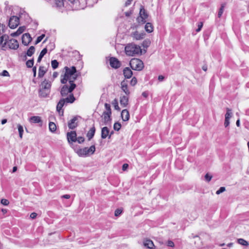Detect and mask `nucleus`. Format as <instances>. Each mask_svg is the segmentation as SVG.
I'll list each match as a JSON object with an SVG mask.
<instances>
[{"label":"nucleus","mask_w":249,"mask_h":249,"mask_svg":"<svg viewBox=\"0 0 249 249\" xmlns=\"http://www.w3.org/2000/svg\"><path fill=\"white\" fill-rule=\"evenodd\" d=\"M64 69L65 72L61 79V82L62 84H66L69 81V83H73L78 77L76 68L74 66H72L71 68L65 67Z\"/></svg>","instance_id":"1"},{"label":"nucleus","mask_w":249,"mask_h":249,"mask_svg":"<svg viewBox=\"0 0 249 249\" xmlns=\"http://www.w3.org/2000/svg\"><path fill=\"white\" fill-rule=\"evenodd\" d=\"M125 52L127 55L135 56L142 53L141 47L135 44H127L125 47Z\"/></svg>","instance_id":"2"},{"label":"nucleus","mask_w":249,"mask_h":249,"mask_svg":"<svg viewBox=\"0 0 249 249\" xmlns=\"http://www.w3.org/2000/svg\"><path fill=\"white\" fill-rule=\"evenodd\" d=\"M75 152L80 157H86L89 154H93L95 151L94 145H91L89 148L85 147L84 148H74Z\"/></svg>","instance_id":"3"},{"label":"nucleus","mask_w":249,"mask_h":249,"mask_svg":"<svg viewBox=\"0 0 249 249\" xmlns=\"http://www.w3.org/2000/svg\"><path fill=\"white\" fill-rule=\"evenodd\" d=\"M129 65L132 70L138 71H142L144 67L143 62L138 58L131 59Z\"/></svg>","instance_id":"4"},{"label":"nucleus","mask_w":249,"mask_h":249,"mask_svg":"<svg viewBox=\"0 0 249 249\" xmlns=\"http://www.w3.org/2000/svg\"><path fill=\"white\" fill-rule=\"evenodd\" d=\"M148 17V14L142 5H141L139 12V16L137 18V20L140 24H144L146 22V19Z\"/></svg>","instance_id":"5"},{"label":"nucleus","mask_w":249,"mask_h":249,"mask_svg":"<svg viewBox=\"0 0 249 249\" xmlns=\"http://www.w3.org/2000/svg\"><path fill=\"white\" fill-rule=\"evenodd\" d=\"M70 84V87L68 85H64L61 89V95L62 96H65L69 93H71L75 88L76 85L74 83H69Z\"/></svg>","instance_id":"6"},{"label":"nucleus","mask_w":249,"mask_h":249,"mask_svg":"<svg viewBox=\"0 0 249 249\" xmlns=\"http://www.w3.org/2000/svg\"><path fill=\"white\" fill-rule=\"evenodd\" d=\"M19 24V19L17 16L11 17L9 20L8 25L11 29L16 28Z\"/></svg>","instance_id":"7"},{"label":"nucleus","mask_w":249,"mask_h":249,"mask_svg":"<svg viewBox=\"0 0 249 249\" xmlns=\"http://www.w3.org/2000/svg\"><path fill=\"white\" fill-rule=\"evenodd\" d=\"M67 140L70 144L77 141V134L75 131H72L67 134Z\"/></svg>","instance_id":"8"},{"label":"nucleus","mask_w":249,"mask_h":249,"mask_svg":"<svg viewBox=\"0 0 249 249\" xmlns=\"http://www.w3.org/2000/svg\"><path fill=\"white\" fill-rule=\"evenodd\" d=\"M110 66L115 69L119 68L121 66V62L116 57H112L109 59Z\"/></svg>","instance_id":"9"},{"label":"nucleus","mask_w":249,"mask_h":249,"mask_svg":"<svg viewBox=\"0 0 249 249\" xmlns=\"http://www.w3.org/2000/svg\"><path fill=\"white\" fill-rule=\"evenodd\" d=\"M7 42L8 46L10 49L17 50L19 47L18 42L15 39L12 38L9 39V38Z\"/></svg>","instance_id":"10"},{"label":"nucleus","mask_w":249,"mask_h":249,"mask_svg":"<svg viewBox=\"0 0 249 249\" xmlns=\"http://www.w3.org/2000/svg\"><path fill=\"white\" fill-rule=\"evenodd\" d=\"M21 40L22 44L27 46L32 41V38L29 33H25L22 35Z\"/></svg>","instance_id":"11"},{"label":"nucleus","mask_w":249,"mask_h":249,"mask_svg":"<svg viewBox=\"0 0 249 249\" xmlns=\"http://www.w3.org/2000/svg\"><path fill=\"white\" fill-rule=\"evenodd\" d=\"M65 104L64 99L62 98L60 100L56 106V110L61 116H63L64 114V110L62 107Z\"/></svg>","instance_id":"12"},{"label":"nucleus","mask_w":249,"mask_h":249,"mask_svg":"<svg viewBox=\"0 0 249 249\" xmlns=\"http://www.w3.org/2000/svg\"><path fill=\"white\" fill-rule=\"evenodd\" d=\"M111 113L103 112L102 117L104 119V124L105 125H108L111 123Z\"/></svg>","instance_id":"13"},{"label":"nucleus","mask_w":249,"mask_h":249,"mask_svg":"<svg viewBox=\"0 0 249 249\" xmlns=\"http://www.w3.org/2000/svg\"><path fill=\"white\" fill-rule=\"evenodd\" d=\"M77 117L76 116H75L73 117L72 119L70 120V121L68 122V127L70 129H73L75 128H76L77 126Z\"/></svg>","instance_id":"14"},{"label":"nucleus","mask_w":249,"mask_h":249,"mask_svg":"<svg viewBox=\"0 0 249 249\" xmlns=\"http://www.w3.org/2000/svg\"><path fill=\"white\" fill-rule=\"evenodd\" d=\"M145 35L143 32L139 33L138 31H135L131 33V36L136 40H141L143 39Z\"/></svg>","instance_id":"15"},{"label":"nucleus","mask_w":249,"mask_h":249,"mask_svg":"<svg viewBox=\"0 0 249 249\" xmlns=\"http://www.w3.org/2000/svg\"><path fill=\"white\" fill-rule=\"evenodd\" d=\"M121 88L122 90L126 94V95H129L130 91L128 89L127 81L123 80L121 83Z\"/></svg>","instance_id":"16"},{"label":"nucleus","mask_w":249,"mask_h":249,"mask_svg":"<svg viewBox=\"0 0 249 249\" xmlns=\"http://www.w3.org/2000/svg\"><path fill=\"white\" fill-rule=\"evenodd\" d=\"M51 87V83L48 80L45 79L40 85V88L47 90L50 91Z\"/></svg>","instance_id":"17"},{"label":"nucleus","mask_w":249,"mask_h":249,"mask_svg":"<svg viewBox=\"0 0 249 249\" xmlns=\"http://www.w3.org/2000/svg\"><path fill=\"white\" fill-rule=\"evenodd\" d=\"M109 129L107 126L103 127L101 129V138L102 139H105L108 138Z\"/></svg>","instance_id":"18"},{"label":"nucleus","mask_w":249,"mask_h":249,"mask_svg":"<svg viewBox=\"0 0 249 249\" xmlns=\"http://www.w3.org/2000/svg\"><path fill=\"white\" fill-rule=\"evenodd\" d=\"M143 245L145 247H146L149 249H152L153 247H154L153 241L148 239H143Z\"/></svg>","instance_id":"19"},{"label":"nucleus","mask_w":249,"mask_h":249,"mask_svg":"<svg viewBox=\"0 0 249 249\" xmlns=\"http://www.w3.org/2000/svg\"><path fill=\"white\" fill-rule=\"evenodd\" d=\"M123 74L125 78L128 79L131 77L133 72L128 67H126L123 70Z\"/></svg>","instance_id":"20"},{"label":"nucleus","mask_w":249,"mask_h":249,"mask_svg":"<svg viewBox=\"0 0 249 249\" xmlns=\"http://www.w3.org/2000/svg\"><path fill=\"white\" fill-rule=\"evenodd\" d=\"M121 117L124 121H127L129 119V113L128 111L125 109H123L121 112Z\"/></svg>","instance_id":"21"},{"label":"nucleus","mask_w":249,"mask_h":249,"mask_svg":"<svg viewBox=\"0 0 249 249\" xmlns=\"http://www.w3.org/2000/svg\"><path fill=\"white\" fill-rule=\"evenodd\" d=\"M25 26H20L18 28V29L16 32L11 34V36H12V37L18 36H19L20 34H21L25 31Z\"/></svg>","instance_id":"22"},{"label":"nucleus","mask_w":249,"mask_h":249,"mask_svg":"<svg viewBox=\"0 0 249 249\" xmlns=\"http://www.w3.org/2000/svg\"><path fill=\"white\" fill-rule=\"evenodd\" d=\"M120 104L123 107H126L128 105V98L126 96H122L120 97Z\"/></svg>","instance_id":"23"},{"label":"nucleus","mask_w":249,"mask_h":249,"mask_svg":"<svg viewBox=\"0 0 249 249\" xmlns=\"http://www.w3.org/2000/svg\"><path fill=\"white\" fill-rule=\"evenodd\" d=\"M50 91L40 88L39 90V96L41 97L46 98L50 94Z\"/></svg>","instance_id":"24"},{"label":"nucleus","mask_w":249,"mask_h":249,"mask_svg":"<svg viewBox=\"0 0 249 249\" xmlns=\"http://www.w3.org/2000/svg\"><path fill=\"white\" fill-rule=\"evenodd\" d=\"M95 132V128L93 126L88 131L87 134V136L89 140H90L94 136Z\"/></svg>","instance_id":"25"},{"label":"nucleus","mask_w":249,"mask_h":249,"mask_svg":"<svg viewBox=\"0 0 249 249\" xmlns=\"http://www.w3.org/2000/svg\"><path fill=\"white\" fill-rule=\"evenodd\" d=\"M75 100V97L73 96V94H71L70 95L64 99V103H72L74 102Z\"/></svg>","instance_id":"26"},{"label":"nucleus","mask_w":249,"mask_h":249,"mask_svg":"<svg viewBox=\"0 0 249 249\" xmlns=\"http://www.w3.org/2000/svg\"><path fill=\"white\" fill-rule=\"evenodd\" d=\"M46 72V69L44 66H40L38 70V77L39 78L43 77Z\"/></svg>","instance_id":"27"},{"label":"nucleus","mask_w":249,"mask_h":249,"mask_svg":"<svg viewBox=\"0 0 249 249\" xmlns=\"http://www.w3.org/2000/svg\"><path fill=\"white\" fill-rule=\"evenodd\" d=\"M30 121L31 123L36 124V123H42V120L40 117L39 116H32L30 119Z\"/></svg>","instance_id":"28"},{"label":"nucleus","mask_w":249,"mask_h":249,"mask_svg":"<svg viewBox=\"0 0 249 249\" xmlns=\"http://www.w3.org/2000/svg\"><path fill=\"white\" fill-rule=\"evenodd\" d=\"M145 31L149 33H152L153 31V26L152 24L150 22H147L144 27Z\"/></svg>","instance_id":"29"},{"label":"nucleus","mask_w":249,"mask_h":249,"mask_svg":"<svg viewBox=\"0 0 249 249\" xmlns=\"http://www.w3.org/2000/svg\"><path fill=\"white\" fill-rule=\"evenodd\" d=\"M47 53V49L46 48H44L41 51L37 60V63L40 62L42 57L46 54Z\"/></svg>","instance_id":"30"},{"label":"nucleus","mask_w":249,"mask_h":249,"mask_svg":"<svg viewBox=\"0 0 249 249\" xmlns=\"http://www.w3.org/2000/svg\"><path fill=\"white\" fill-rule=\"evenodd\" d=\"M49 128L51 132L54 133L56 130V125L54 123L50 122L49 124Z\"/></svg>","instance_id":"31"},{"label":"nucleus","mask_w":249,"mask_h":249,"mask_svg":"<svg viewBox=\"0 0 249 249\" xmlns=\"http://www.w3.org/2000/svg\"><path fill=\"white\" fill-rule=\"evenodd\" d=\"M35 48L34 46H31L26 52V55L28 56H31L35 53Z\"/></svg>","instance_id":"32"},{"label":"nucleus","mask_w":249,"mask_h":249,"mask_svg":"<svg viewBox=\"0 0 249 249\" xmlns=\"http://www.w3.org/2000/svg\"><path fill=\"white\" fill-rule=\"evenodd\" d=\"M237 243L244 246H248L249 245V243L248 241L244 240L243 238H239L237 239Z\"/></svg>","instance_id":"33"},{"label":"nucleus","mask_w":249,"mask_h":249,"mask_svg":"<svg viewBox=\"0 0 249 249\" xmlns=\"http://www.w3.org/2000/svg\"><path fill=\"white\" fill-rule=\"evenodd\" d=\"M34 64V58H32V59L28 60L27 61L26 63V65L27 68H31L33 67Z\"/></svg>","instance_id":"34"},{"label":"nucleus","mask_w":249,"mask_h":249,"mask_svg":"<svg viewBox=\"0 0 249 249\" xmlns=\"http://www.w3.org/2000/svg\"><path fill=\"white\" fill-rule=\"evenodd\" d=\"M18 133H19V137L20 138V139H22V135H23V128L22 127V126H21L20 124H18Z\"/></svg>","instance_id":"35"},{"label":"nucleus","mask_w":249,"mask_h":249,"mask_svg":"<svg viewBox=\"0 0 249 249\" xmlns=\"http://www.w3.org/2000/svg\"><path fill=\"white\" fill-rule=\"evenodd\" d=\"M225 6V3H223L221 5V7L219 9L218 13V17L219 18H220L221 17L223 13Z\"/></svg>","instance_id":"36"},{"label":"nucleus","mask_w":249,"mask_h":249,"mask_svg":"<svg viewBox=\"0 0 249 249\" xmlns=\"http://www.w3.org/2000/svg\"><path fill=\"white\" fill-rule=\"evenodd\" d=\"M226 110L227 112L225 114V119H230L232 115L231 110L229 108H227Z\"/></svg>","instance_id":"37"},{"label":"nucleus","mask_w":249,"mask_h":249,"mask_svg":"<svg viewBox=\"0 0 249 249\" xmlns=\"http://www.w3.org/2000/svg\"><path fill=\"white\" fill-rule=\"evenodd\" d=\"M51 65L53 69H56L58 66V62L56 60H53L51 61Z\"/></svg>","instance_id":"38"},{"label":"nucleus","mask_w":249,"mask_h":249,"mask_svg":"<svg viewBox=\"0 0 249 249\" xmlns=\"http://www.w3.org/2000/svg\"><path fill=\"white\" fill-rule=\"evenodd\" d=\"M121 127V124L120 123L116 122L113 125V128L116 131H119Z\"/></svg>","instance_id":"39"},{"label":"nucleus","mask_w":249,"mask_h":249,"mask_svg":"<svg viewBox=\"0 0 249 249\" xmlns=\"http://www.w3.org/2000/svg\"><path fill=\"white\" fill-rule=\"evenodd\" d=\"M105 107L106 109V111H104V112L111 113V110L110 106L109 104H108L107 103H105Z\"/></svg>","instance_id":"40"},{"label":"nucleus","mask_w":249,"mask_h":249,"mask_svg":"<svg viewBox=\"0 0 249 249\" xmlns=\"http://www.w3.org/2000/svg\"><path fill=\"white\" fill-rule=\"evenodd\" d=\"M45 34H42L40 36H38L37 38L35 44L36 45L38 43H39L43 39V38L45 37Z\"/></svg>","instance_id":"41"},{"label":"nucleus","mask_w":249,"mask_h":249,"mask_svg":"<svg viewBox=\"0 0 249 249\" xmlns=\"http://www.w3.org/2000/svg\"><path fill=\"white\" fill-rule=\"evenodd\" d=\"M0 202L2 205L4 206H7L9 204V200L4 198L1 199Z\"/></svg>","instance_id":"42"},{"label":"nucleus","mask_w":249,"mask_h":249,"mask_svg":"<svg viewBox=\"0 0 249 249\" xmlns=\"http://www.w3.org/2000/svg\"><path fill=\"white\" fill-rule=\"evenodd\" d=\"M137 83V78L135 77H133L130 81V85L132 86H135Z\"/></svg>","instance_id":"43"},{"label":"nucleus","mask_w":249,"mask_h":249,"mask_svg":"<svg viewBox=\"0 0 249 249\" xmlns=\"http://www.w3.org/2000/svg\"><path fill=\"white\" fill-rule=\"evenodd\" d=\"M113 104H114L115 109H116V110H117L118 111H120V107H119L118 106V104L117 100H116V99L114 100Z\"/></svg>","instance_id":"44"},{"label":"nucleus","mask_w":249,"mask_h":249,"mask_svg":"<svg viewBox=\"0 0 249 249\" xmlns=\"http://www.w3.org/2000/svg\"><path fill=\"white\" fill-rule=\"evenodd\" d=\"M55 1L57 6L61 7L62 6H64L63 0H55Z\"/></svg>","instance_id":"45"},{"label":"nucleus","mask_w":249,"mask_h":249,"mask_svg":"<svg viewBox=\"0 0 249 249\" xmlns=\"http://www.w3.org/2000/svg\"><path fill=\"white\" fill-rule=\"evenodd\" d=\"M225 188L224 187H221L216 192V194L217 195H219L220 194L224 192L225 191Z\"/></svg>","instance_id":"46"},{"label":"nucleus","mask_w":249,"mask_h":249,"mask_svg":"<svg viewBox=\"0 0 249 249\" xmlns=\"http://www.w3.org/2000/svg\"><path fill=\"white\" fill-rule=\"evenodd\" d=\"M122 213V210L120 209H117L115 211V216H119Z\"/></svg>","instance_id":"47"},{"label":"nucleus","mask_w":249,"mask_h":249,"mask_svg":"<svg viewBox=\"0 0 249 249\" xmlns=\"http://www.w3.org/2000/svg\"><path fill=\"white\" fill-rule=\"evenodd\" d=\"M85 141V139L83 137H79L77 138V141L79 143H82Z\"/></svg>","instance_id":"48"},{"label":"nucleus","mask_w":249,"mask_h":249,"mask_svg":"<svg viewBox=\"0 0 249 249\" xmlns=\"http://www.w3.org/2000/svg\"><path fill=\"white\" fill-rule=\"evenodd\" d=\"M212 178V176L209 175L208 174H206L205 176V180L208 182H209L211 180Z\"/></svg>","instance_id":"49"},{"label":"nucleus","mask_w":249,"mask_h":249,"mask_svg":"<svg viewBox=\"0 0 249 249\" xmlns=\"http://www.w3.org/2000/svg\"><path fill=\"white\" fill-rule=\"evenodd\" d=\"M202 26H203V23L202 22H199L198 24V28L196 30V32H199V31H200L202 28Z\"/></svg>","instance_id":"50"},{"label":"nucleus","mask_w":249,"mask_h":249,"mask_svg":"<svg viewBox=\"0 0 249 249\" xmlns=\"http://www.w3.org/2000/svg\"><path fill=\"white\" fill-rule=\"evenodd\" d=\"M167 245L170 247H174L175 245L174 242L171 240H168L167 242Z\"/></svg>","instance_id":"51"},{"label":"nucleus","mask_w":249,"mask_h":249,"mask_svg":"<svg viewBox=\"0 0 249 249\" xmlns=\"http://www.w3.org/2000/svg\"><path fill=\"white\" fill-rule=\"evenodd\" d=\"M230 124V119H225V122H224V125L226 127H227L228 126H229Z\"/></svg>","instance_id":"52"},{"label":"nucleus","mask_w":249,"mask_h":249,"mask_svg":"<svg viewBox=\"0 0 249 249\" xmlns=\"http://www.w3.org/2000/svg\"><path fill=\"white\" fill-rule=\"evenodd\" d=\"M3 42H4L2 45L1 49L3 50H5V48L6 45H8V42H7V40L4 41Z\"/></svg>","instance_id":"53"},{"label":"nucleus","mask_w":249,"mask_h":249,"mask_svg":"<svg viewBox=\"0 0 249 249\" xmlns=\"http://www.w3.org/2000/svg\"><path fill=\"white\" fill-rule=\"evenodd\" d=\"M36 216H37V213H35V212H33V213H31V214H30V217L32 219L36 218Z\"/></svg>","instance_id":"54"},{"label":"nucleus","mask_w":249,"mask_h":249,"mask_svg":"<svg viewBox=\"0 0 249 249\" xmlns=\"http://www.w3.org/2000/svg\"><path fill=\"white\" fill-rule=\"evenodd\" d=\"M33 76L34 77L36 76V66L33 67Z\"/></svg>","instance_id":"55"},{"label":"nucleus","mask_w":249,"mask_h":249,"mask_svg":"<svg viewBox=\"0 0 249 249\" xmlns=\"http://www.w3.org/2000/svg\"><path fill=\"white\" fill-rule=\"evenodd\" d=\"M2 76H9V72L6 71V70H4L2 72Z\"/></svg>","instance_id":"56"},{"label":"nucleus","mask_w":249,"mask_h":249,"mask_svg":"<svg viewBox=\"0 0 249 249\" xmlns=\"http://www.w3.org/2000/svg\"><path fill=\"white\" fill-rule=\"evenodd\" d=\"M128 167V164L127 163H124L123 165V166H122V170L123 171H125V170H126L127 169Z\"/></svg>","instance_id":"57"},{"label":"nucleus","mask_w":249,"mask_h":249,"mask_svg":"<svg viewBox=\"0 0 249 249\" xmlns=\"http://www.w3.org/2000/svg\"><path fill=\"white\" fill-rule=\"evenodd\" d=\"M142 95L144 98H146L148 96V91H144L142 93Z\"/></svg>","instance_id":"58"},{"label":"nucleus","mask_w":249,"mask_h":249,"mask_svg":"<svg viewBox=\"0 0 249 249\" xmlns=\"http://www.w3.org/2000/svg\"><path fill=\"white\" fill-rule=\"evenodd\" d=\"M132 0H127L125 3V6H128L131 3Z\"/></svg>","instance_id":"59"},{"label":"nucleus","mask_w":249,"mask_h":249,"mask_svg":"<svg viewBox=\"0 0 249 249\" xmlns=\"http://www.w3.org/2000/svg\"><path fill=\"white\" fill-rule=\"evenodd\" d=\"M164 77L163 75H159V77H158V80L160 81H162L163 79H164Z\"/></svg>","instance_id":"60"},{"label":"nucleus","mask_w":249,"mask_h":249,"mask_svg":"<svg viewBox=\"0 0 249 249\" xmlns=\"http://www.w3.org/2000/svg\"><path fill=\"white\" fill-rule=\"evenodd\" d=\"M62 197L66 199H69L70 198V196L69 195H64L62 196Z\"/></svg>","instance_id":"61"},{"label":"nucleus","mask_w":249,"mask_h":249,"mask_svg":"<svg viewBox=\"0 0 249 249\" xmlns=\"http://www.w3.org/2000/svg\"><path fill=\"white\" fill-rule=\"evenodd\" d=\"M131 14V12H126L125 13V15L126 17H129Z\"/></svg>","instance_id":"62"},{"label":"nucleus","mask_w":249,"mask_h":249,"mask_svg":"<svg viewBox=\"0 0 249 249\" xmlns=\"http://www.w3.org/2000/svg\"><path fill=\"white\" fill-rule=\"evenodd\" d=\"M202 69L203 71H206L207 70V66L206 65H203L202 67Z\"/></svg>","instance_id":"63"},{"label":"nucleus","mask_w":249,"mask_h":249,"mask_svg":"<svg viewBox=\"0 0 249 249\" xmlns=\"http://www.w3.org/2000/svg\"><path fill=\"white\" fill-rule=\"evenodd\" d=\"M58 76V73L57 72H54L53 73V77L56 78Z\"/></svg>","instance_id":"64"}]
</instances>
